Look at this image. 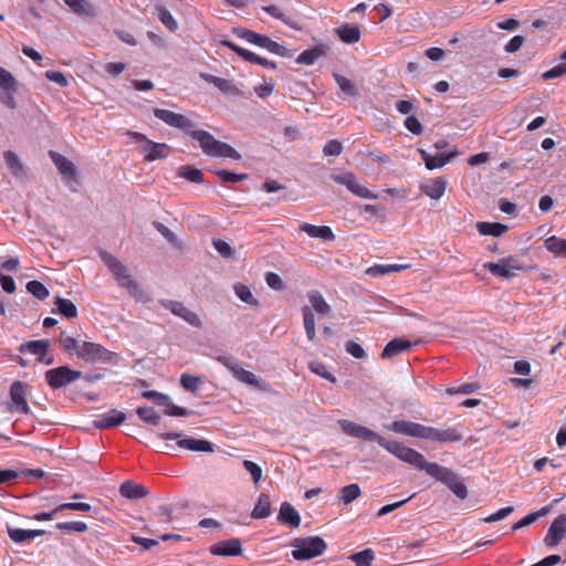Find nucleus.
Wrapping results in <instances>:
<instances>
[{
  "mask_svg": "<svg viewBox=\"0 0 566 566\" xmlns=\"http://www.w3.org/2000/svg\"><path fill=\"white\" fill-rule=\"evenodd\" d=\"M338 426L345 434L365 441H375L400 461L426 471L427 474L448 486L459 499L463 500L468 496V489L457 473L438 463L428 462L419 451L405 446L402 442L389 441L371 429L346 419L338 420Z\"/></svg>",
  "mask_w": 566,
  "mask_h": 566,
  "instance_id": "nucleus-1",
  "label": "nucleus"
},
{
  "mask_svg": "<svg viewBox=\"0 0 566 566\" xmlns=\"http://www.w3.org/2000/svg\"><path fill=\"white\" fill-rule=\"evenodd\" d=\"M154 116L166 125L182 130L198 142L201 150L210 157L231 158L240 160L241 155L229 144L217 140L209 132L197 129L196 123L188 116L169 109L154 108Z\"/></svg>",
  "mask_w": 566,
  "mask_h": 566,
  "instance_id": "nucleus-2",
  "label": "nucleus"
},
{
  "mask_svg": "<svg viewBox=\"0 0 566 566\" xmlns=\"http://www.w3.org/2000/svg\"><path fill=\"white\" fill-rule=\"evenodd\" d=\"M384 427L398 434L432 442H458L462 439L461 432L455 427L439 429L409 420H395Z\"/></svg>",
  "mask_w": 566,
  "mask_h": 566,
  "instance_id": "nucleus-3",
  "label": "nucleus"
},
{
  "mask_svg": "<svg viewBox=\"0 0 566 566\" xmlns=\"http://www.w3.org/2000/svg\"><path fill=\"white\" fill-rule=\"evenodd\" d=\"M99 258L120 287L125 289L137 301L146 302L148 300L144 290L134 280L129 269L120 260L104 250L99 251Z\"/></svg>",
  "mask_w": 566,
  "mask_h": 566,
  "instance_id": "nucleus-4",
  "label": "nucleus"
},
{
  "mask_svg": "<svg viewBox=\"0 0 566 566\" xmlns=\"http://www.w3.org/2000/svg\"><path fill=\"white\" fill-rule=\"evenodd\" d=\"M217 360L223 365L237 380L260 391L268 392L271 390V386L266 380L259 378L252 371L243 369L240 361H238L234 357L220 355L217 357Z\"/></svg>",
  "mask_w": 566,
  "mask_h": 566,
  "instance_id": "nucleus-5",
  "label": "nucleus"
},
{
  "mask_svg": "<svg viewBox=\"0 0 566 566\" xmlns=\"http://www.w3.org/2000/svg\"><path fill=\"white\" fill-rule=\"evenodd\" d=\"M291 555L296 560H308L324 554L327 548L325 541L319 536L297 537L291 543Z\"/></svg>",
  "mask_w": 566,
  "mask_h": 566,
  "instance_id": "nucleus-6",
  "label": "nucleus"
},
{
  "mask_svg": "<svg viewBox=\"0 0 566 566\" xmlns=\"http://www.w3.org/2000/svg\"><path fill=\"white\" fill-rule=\"evenodd\" d=\"M127 135L136 143H143L140 151L145 161L164 159L170 155V146L165 143L153 142L138 132H127Z\"/></svg>",
  "mask_w": 566,
  "mask_h": 566,
  "instance_id": "nucleus-7",
  "label": "nucleus"
},
{
  "mask_svg": "<svg viewBox=\"0 0 566 566\" xmlns=\"http://www.w3.org/2000/svg\"><path fill=\"white\" fill-rule=\"evenodd\" d=\"M332 179L336 184L345 186L348 191L358 198L370 200H376L378 198L376 193L370 191L365 185L360 184L357 177L350 171L334 174L332 175Z\"/></svg>",
  "mask_w": 566,
  "mask_h": 566,
  "instance_id": "nucleus-8",
  "label": "nucleus"
},
{
  "mask_svg": "<svg viewBox=\"0 0 566 566\" xmlns=\"http://www.w3.org/2000/svg\"><path fill=\"white\" fill-rule=\"evenodd\" d=\"M45 380L52 389H60L82 377L80 370H74L67 366H60L57 368L49 369L45 371Z\"/></svg>",
  "mask_w": 566,
  "mask_h": 566,
  "instance_id": "nucleus-9",
  "label": "nucleus"
},
{
  "mask_svg": "<svg viewBox=\"0 0 566 566\" xmlns=\"http://www.w3.org/2000/svg\"><path fill=\"white\" fill-rule=\"evenodd\" d=\"M77 357L86 363H111L114 354L99 344L83 342L77 350Z\"/></svg>",
  "mask_w": 566,
  "mask_h": 566,
  "instance_id": "nucleus-10",
  "label": "nucleus"
},
{
  "mask_svg": "<svg viewBox=\"0 0 566 566\" xmlns=\"http://www.w3.org/2000/svg\"><path fill=\"white\" fill-rule=\"evenodd\" d=\"M0 102L10 109L17 107L14 94L18 91V81L6 69L0 66Z\"/></svg>",
  "mask_w": 566,
  "mask_h": 566,
  "instance_id": "nucleus-11",
  "label": "nucleus"
},
{
  "mask_svg": "<svg viewBox=\"0 0 566 566\" xmlns=\"http://www.w3.org/2000/svg\"><path fill=\"white\" fill-rule=\"evenodd\" d=\"M181 432H165L160 433L159 438L163 440H176L177 446L189 450V451H197V452H212L213 448L212 444L203 439H193V438H181Z\"/></svg>",
  "mask_w": 566,
  "mask_h": 566,
  "instance_id": "nucleus-12",
  "label": "nucleus"
},
{
  "mask_svg": "<svg viewBox=\"0 0 566 566\" xmlns=\"http://www.w3.org/2000/svg\"><path fill=\"white\" fill-rule=\"evenodd\" d=\"M50 342L46 339L31 340L20 345V353H29L38 356V360L44 365L53 364L54 359L48 355Z\"/></svg>",
  "mask_w": 566,
  "mask_h": 566,
  "instance_id": "nucleus-13",
  "label": "nucleus"
},
{
  "mask_svg": "<svg viewBox=\"0 0 566 566\" xmlns=\"http://www.w3.org/2000/svg\"><path fill=\"white\" fill-rule=\"evenodd\" d=\"M165 308L169 310L174 315L182 318L188 324L193 327H201V319L199 316L188 307L184 305V303L178 301H165L163 302Z\"/></svg>",
  "mask_w": 566,
  "mask_h": 566,
  "instance_id": "nucleus-14",
  "label": "nucleus"
},
{
  "mask_svg": "<svg viewBox=\"0 0 566 566\" xmlns=\"http://www.w3.org/2000/svg\"><path fill=\"white\" fill-rule=\"evenodd\" d=\"M27 385L22 381H14L10 387V398L14 406V410L23 413H30V407L27 401Z\"/></svg>",
  "mask_w": 566,
  "mask_h": 566,
  "instance_id": "nucleus-15",
  "label": "nucleus"
},
{
  "mask_svg": "<svg viewBox=\"0 0 566 566\" xmlns=\"http://www.w3.org/2000/svg\"><path fill=\"white\" fill-rule=\"evenodd\" d=\"M566 533V515H558L551 524L544 543L548 547H555L563 539Z\"/></svg>",
  "mask_w": 566,
  "mask_h": 566,
  "instance_id": "nucleus-16",
  "label": "nucleus"
},
{
  "mask_svg": "<svg viewBox=\"0 0 566 566\" xmlns=\"http://www.w3.org/2000/svg\"><path fill=\"white\" fill-rule=\"evenodd\" d=\"M209 551L216 556H239L242 554V544L239 538H230L213 544Z\"/></svg>",
  "mask_w": 566,
  "mask_h": 566,
  "instance_id": "nucleus-17",
  "label": "nucleus"
},
{
  "mask_svg": "<svg viewBox=\"0 0 566 566\" xmlns=\"http://www.w3.org/2000/svg\"><path fill=\"white\" fill-rule=\"evenodd\" d=\"M49 156L57 168L63 180L70 181L75 178L76 170L71 160L54 150H50Z\"/></svg>",
  "mask_w": 566,
  "mask_h": 566,
  "instance_id": "nucleus-18",
  "label": "nucleus"
},
{
  "mask_svg": "<svg viewBox=\"0 0 566 566\" xmlns=\"http://www.w3.org/2000/svg\"><path fill=\"white\" fill-rule=\"evenodd\" d=\"M126 419V415L117 409L108 410L97 416L94 420V426L97 429H107L119 426Z\"/></svg>",
  "mask_w": 566,
  "mask_h": 566,
  "instance_id": "nucleus-19",
  "label": "nucleus"
},
{
  "mask_svg": "<svg viewBox=\"0 0 566 566\" xmlns=\"http://www.w3.org/2000/svg\"><path fill=\"white\" fill-rule=\"evenodd\" d=\"M277 521L290 527L296 528L301 524V516L291 503L283 502L280 507Z\"/></svg>",
  "mask_w": 566,
  "mask_h": 566,
  "instance_id": "nucleus-20",
  "label": "nucleus"
},
{
  "mask_svg": "<svg viewBox=\"0 0 566 566\" xmlns=\"http://www.w3.org/2000/svg\"><path fill=\"white\" fill-rule=\"evenodd\" d=\"M457 151H451L449 154H436L431 155L426 150H420L421 159L424 161L426 167L429 170H433L437 168H441L447 165L454 156Z\"/></svg>",
  "mask_w": 566,
  "mask_h": 566,
  "instance_id": "nucleus-21",
  "label": "nucleus"
},
{
  "mask_svg": "<svg viewBox=\"0 0 566 566\" xmlns=\"http://www.w3.org/2000/svg\"><path fill=\"white\" fill-rule=\"evenodd\" d=\"M7 532L10 539L17 544H22L24 542L32 541L35 537L45 534V531L43 530H23L11 526L7 527Z\"/></svg>",
  "mask_w": 566,
  "mask_h": 566,
  "instance_id": "nucleus-22",
  "label": "nucleus"
},
{
  "mask_svg": "<svg viewBox=\"0 0 566 566\" xmlns=\"http://www.w3.org/2000/svg\"><path fill=\"white\" fill-rule=\"evenodd\" d=\"M308 302L311 303V308L313 313H317L322 316H328L331 314V305L325 301L324 296L318 291H310L307 293Z\"/></svg>",
  "mask_w": 566,
  "mask_h": 566,
  "instance_id": "nucleus-23",
  "label": "nucleus"
},
{
  "mask_svg": "<svg viewBox=\"0 0 566 566\" xmlns=\"http://www.w3.org/2000/svg\"><path fill=\"white\" fill-rule=\"evenodd\" d=\"M3 159L6 161L7 167L9 168L10 172L15 178L22 179L27 176L24 165L22 164L19 156L14 151L6 150L3 153Z\"/></svg>",
  "mask_w": 566,
  "mask_h": 566,
  "instance_id": "nucleus-24",
  "label": "nucleus"
},
{
  "mask_svg": "<svg viewBox=\"0 0 566 566\" xmlns=\"http://www.w3.org/2000/svg\"><path fill=\"white\" fill-rule=\"evenodd\" d=\"M300 229L311 238H319L324 241H333L335 239L332 229L327 226L302 223Z\"/></svg>",
  "mask_w": 566,
  "mask_h": 566,
  "instance_id": "nucleus-25",
  "label": "nucleus"
},
{
  "mask_svg": "<svg viewBox=\"0 0 566 566\" xmlns=\"http://www.w3.org/2000/svg\"><path fill=\"white\" fill-rule=\"evenodd\" d=\"M119 493L126 499L134 500L145 497L148 494V490L142 484L125 481L119 486Z\"/></svg>",
  "mask_w": 566,
  "mask_h": 566,
  "instance_id": "nucleus-26",
  "label": "nucleus"
},
{
  "mask_svg": "<svg viewBox=\"0 0 566 566\" xmlns=\"http://www.w3.org/2000/svg\"><path fill=\"white\" fill-rule=\"evenodd\" d=\"M411 347V342L402 338H395L385 346L381 353V358H391L400 353L409 350Z\"/></svg>",
  "mask_w": 566,
  "mask_h": 566,
  "instance_id": "nucleus-27",
  "label": "nucleus"
},
{
  "mask_svg": "<svg viewBox=\"0 0 566 566\" xmlns=\"http://www.w3.org/2000/svg\"><path fill=\"white\" fill-rule=\"evenodd\" d=\"M327 51V48L325 45H318L314 46L310 50H306L302 52L297 57L296 62L298 64H305V65H312L314 64L319 57L325 56Z\"/></svg>",
  "mask_w": 566,
  "mask_h": 566,
  "instance_id": "nucleus-28",
  "label": "nucleus"
},
{
  "mask_svg": "<svg viewBox=\"0 0 566 566\" xmlns=\"http://www.w3.org/2000/svg\"><path fill=\"white\" fill-rule=\"evenodd\" d=\"M408 268V264H375L368 268L365 273L370 276H382Z\"/></svg>",
  "mask_w": 566,
  "mask_h": 566,
  "instance_id": "nucleus-29",
  "label": "nucleus"
},
{
  "mask_svg": "<svg viewBox=\"0 0 566 566\" xmlns=\"http://www.w3.org/2000/svg\"><path fill=\"white\" fill-rule=\"evenodd\" d=\"M301 312H302V316H303V324H304V329H305L307 339L313 342L316 337L315 315L313 313V310L310 306L304 305L301 308Z\"/></svg>",
  "mask_w": 566,
  "mask_h": 566,
  "instance_id": "nucleus-30",
  "label": "nucleus"
},
{
  "mask_svg": "<svg viewBox=\"0 0 566 566\" xmlns=\"http://www.w3.org/2000/svg\"><path fill=\"white\" fill-rule=\"evenodd\" d=\"M447 182L443 178H436L422 187V191L431 199H440L446 191Z\"/></svg>",
  "mask_w": 566,
  "mask_h": 566,
  "instance_id": "nucleus-31",
  "label": "nucleus"
},
{
  "mask_svg": "<svg viewBox=\"0 0 566 566\" xmlns=\"http://www.w3.org/2000/svg\"><path fill=\"white\" fill-rule=\"evenodd\" d=\"M476 229L482 235L500 237L507 231V226L499 222H478Z\"/></svg>",
  "mask_w": 566,
  "mask_h": 566,
  "instance_id": "nucleus-32",
  "label": "nucleus"
},
{
  "mask_svg": "<svg viewBox=\"0 0 566 566\" xmlns=\"http://www.w3.org/2000/svg\"><path fill=\"white\" fill-rule=\"evenodd\" d=\"M54 304L57 313L66 318H75L77 316V308L71 300L56 296Z\"/></svg>",
  "mask_w": 566,
  "mask_h": 566,
  "instance_id": "nucleus-33",
  "label": "nucleus"
},
{
  "mask_svg": "<svg viewBox=\"0 0 566 566\" xmlns=\"http://www.w3.org/2000/svg\"><path fill=\"white\" fill-rule=\"evenodd\" d=\"M271 514V501L265 493L260 494L259 500L252 510L251 516L253 518H265Z\"/></svg>",
  "mask_w": 566,
  "mask_h": 566,
  "instance_id": "nucleus-34",
  "label": "nucleus"
},
{
  "mask_svg": "<svg viewBox=\"0 0 566 566\" xmlns=\"http://www.w3.org/2000/svg\"><path fill=\"white\" fill-rule=\"evenodd\" d=\"M252 44L265 48L270 52L279 54V55H285L286 49L282 46L281 44L274 42L271 40V38H247Z\"/></svg>",
  "mask_w": 566,
  "mask_h": 566,
  "instance_id": "nucleus-35",
  "label": "nucleus"
},
{
  "mask_svg": "<svg viewBox=\"0 0 566 566\" xmlns=\"http://www.w3.org/2000/svg\"><path fill=\"white\" fill-rule=\"evenodd\" d=\"M233 290H234L235 295L245 304H248L252 307L259 306V301L253 296V294L248 285H245L243 283H237L233 286Z\"/></svg>",
  "mask_w": 566,
  "mask_h": 566,
  "instance_id": "nucleus-36",
  "label": "nucleus"
},
{
  "mask_svg": "<svg viewBox=\"0 0 566 566\" xmlns=\"http://www.w3.org/2000/svg\"><path fill=\"white\" fill-rule=\"evenodd\" d=\"M178 176L195 184H201L203 181L202 171L188 165L178 168Z\"/></svg>",
  "mask_w": 566,
  "mask_h": 566,
  "instance_id": "nucleus-37",
  "label": "nucleus"
},
{
  "mask_svg": "<svg viewBox=\"0 0 566 566\" xmlns=\"http://www.w3.org/2000/svg\"><path fill=\"white\" fill-rule=\"evenodd\" d=\"M545 247L557 256H566V239L552 235L545 240Z\"/></svg>",
  "mask_w": 566,
  "mask_h": 566,
  "instance_id": "nucleus-38",
  "label": "nucleus"
},
{
  "mask_svg": "<svg viewBox=\"0 0 566 566\" xmlns=\"http://www.w3.org/2000/svg\"><path fill=\"white\" fill-rule=\"evenodd\" d=\"M484 268L488 269L492 275L503 280H510L515 276V274L511 270H509L504 265V263H502V261H499L496 263H485Z\"/></svg>",
  "mask_w": 566,
  "mask_h": 566,
  "instance_id": "nucleus-39",
  "label": "nucleus"
},
{
  "mask_svg": "<svg viewBox=\"0 0 566 566\" xmlns=\"http://www.w3.org/2000/svg\"><path fill=\"white\" fill-rule=\"evenodd\" d=\"M566 74V51L559 56V62L548 71L544 72L542 77L547 80H553L556 77H560Z\"/></svg>",
  "mask_w": 566,
  "mask_h": 566,
  "instance_id": "nucleus-40",
  "label": "nucleus"
},
{
  "mask_svg": "<svg viewBox=\"0 0 566 566\" xmlns=\"http://www.w3.org/2000/svg\"><path fill=\"white\" fill-rule=\"evenodd\" d=\"M157 18L167 27L170 32H175L178 29V23L171 13L163 6L156 7Z\"/></svg>",
  "mask_w": 566,
  "mask_h": 566,
  "instance_id": "nucleus-41",
  "label": "nucleus"
},
{
  "mask_svg": "<svg viewBox=\"0 0 566 566\" xmlns=\"http://www.w3.org/2000/svg\"><path fill=\"white\" fill-rule=\"evenodd\" d=\"M374 558L375 554L371 548H366L349 556V559L353 560L356 566H371Z\"/></svg>",
  "mask_w": 566,
  "mask_h": 566,
  "instance_id": "nucleus-42",
  "label": "nucleus"
},
{
  "mask_svg": "<svg viewBox=\"0 0 566 566\" xmlns=\"http://www.w3.org/2000/svg\"><path fill=\"white\" fill-rule=\"evenodd\" d=\"M360 493H361V491H360L359 485L356 483H353V484L344 486L340 490L339 499L343 501L344 504L347 505V504L352 503L353 501H355L357 497H359Z\"/></svg>",
  "mask_w": 566,
  "mask_h": 566,
  "instance_id": "nucleus-43",
  "label": "nucleus"
},
{
  "mask_svg": "<svg viewBox=\"0 0 566 566\" xmlns=\"http://www.w3.org/2000/svg\"><path fill=\"white\" fill-rule=\"evenodd\" d=\"M308 369L314 373L315 375L331 381V382H336V378L333 376L332 373H329L327 370V367L325 364H323L322 361H317V360H314V361H310L308 363Z\"/></svg>",
  "mask_w": 566,
  "mask_h": 566,
  "instance_id": "nucleus-44",
  "label": "nucleus"
},
{
  "mask_svg": "<svg viewBox=\"0 0 566 566\" xmlns=\"http://www.w3.org/2000/svg\"><path fill=\"white\" fill-rule=\"evenodd\" d=\"M222 43L229 48H231L233 51H235L239 55H241L244 60L249 61V62H253V63H256V64H262V57L256 55L255 53L249 51V50H245V49H242V48H239L235 44H233L232 42L228 41V40H223Z\"/></svg>",
  "mask_w": 566,
  "mask_h": 566,
  "instance_id": "nucleus-45",
  "label": "nucleus"
},
{
  "mask_svg": "<svg viewBox=\"0 0 566 566\" xmlns=\"http://www.w3.org/2000/svg\"><path fill=\"white\" fill-rule=\"evenodd\" d=\"M27 291L41 301L45 300L50 294L44 284L36 280L27 283Z\"/></svg>",
  "mask_w": 566,
  "mask_h": 566,
  "instance_id": "nucleus-46",
  "label": "nucleus"
},
{
  "mask_svg": "<svg viewBox=\"0 0 566 566\" xmlns=\"http://www.w3.org/2000/svg\"><path fill=\"white\" fill-rule=\"evenodd\" d=\"M136 412L146 423L157 426L160 422V416L151 407H139Z\"/></svg>",
  "mask_w": 566,
  "mask_h": 566,
  "instance_id": "nucleus-47",
  "label": "nucleus"
},
{
  "mask_svg": "<svg viewBox=\"0 0 566 566\" xmlns=\"http://www.w3.org/2000/svg\"><path fill=\"white\" fill-rule=\"evenodd\" d=\"M180 384L184 389L195 392L202 385V379L200 377L192 376L189 374H182L180 377Z\"/></svg>",
  "mask_w": 566,
  "mask_h": 566,
  "instance_id": "nucleus-48",
  "label": "nucleus"
},
{
  "mask_svg": "<svg viewBox=\"0 0 566 566\" xmlns=\"http://www.w3.org/2000/svg\"><path fill=\"white\" fill-rule=\"evenodd\" d=\"M60 345L65 353H67L70 355L75 354L76 356H77V350L81 347V344L78 340H76L72 336H65L64 333H62V335L60 337Z\"/></svg>",
  "mask_w": 566,
  "mask_h": 566,
  "instance_id": "nucleus-49",
  "label": "nucleus"
},
{
  "mask_svg": "<svg viewBox=\"0 0 566 566\" xmlns=\"http://www.w3.org/2000/svg\"><path fill=\"white\" fill-rule=\"evenodd\" d=\"M56 528L63 532H77L84 533L87 531V525L84 522H60L56 524Z\"/></svg>",
  "mask_w": 566,
  "mask_h": 566,
  "instance_id": "nucleus-50",
  "label": "nucleus"
},
{
  "mask_svg": "<svg viewBox=\"0 0 566 566\" xmlns=\"http://www.w3.org/2000/svg\"><path fill=\"white\" fill-rule=\"evenodd\" d=\"M219 83L217 84V88L226 94V95H230V96H237V95H240V90L238 88V86L233 83V81L231 80H227V78H220V81H218Z\"/></svg>",
  "mask_w": 566,
  "mask_h": 566,
  "instance_id": "nucleus-51",
  "label": "nucleus"
},
{
  "mask_svg": "<svg viewBox=\"0 0 566 566\" xmlns=\"http://www.w3.org/2000/svg\"><path fill=\"white\" fill-rule=\"evenodd\" d=\"M334 78L342 92H344L346 95L354 96L356 94V87L349 78L339 74H334Z\"/></svg>",
  "mask_w": 566,
  "mask_h": 566,
  "instance_id": "nucleus-52",
  "label": "nucleus"
},
{
  "mask_svg": "<svg viewBox=\"0 0 566 566\" xmlns=\"http://www.w3.org/2000/svg\"><path fill=\"white\" fill-rule=\"evenodd\" d=\"M214 174L221 181L231 184L240 182L248 177L245 174H235L228 170H217Z\"/></svg>",
  "mask_w": 566,
  "mask_h": 566,
  "instance_id": "nucleus-53",
  "label": "nucleus"
},
{
  "mask_svg": "<svg viewBox=\"0 0 566 566\" xmlns=\"http://www.w3.org/2000/svg\"><path fill=\"white\" fill-rule=\"evenodd\" d=\"M480 388V386L475 382H469V384H464L462 386H459V387H450L446 390V392L450 396H453V395H470V394H473L474 391H476L478 389Z\"/></svg>",
  "mask_w": 566,
  "mask_h": 566,
  "instance_id": "nucleus-54",
  "label": "nucleus"
},
{
  "mask_svg": "<svg viewBox=\"0 0 566 566\" xmlns=\"http://www.w3.org/2000/svg\"><path fill=\"white\" fill-rule=\"evenodd\" d=\"M345 350L347 354H349L354 358H357V359L367 358V354H366L365 349L361 347V345H359L358 343H356L354 340H348L345 344Z\"/></svg>",
  "mask_w": 566,
  "mask_h": 566,
  "instance_id": "nucleus-55",
  "label": "nucleus"
},
{
  "mask_svg": "<svg viewBox=\"0 0 566 566\" xmlns=\"http://www.w3.org/2000/svg\"><path fill=\"white\" fill-rule=\"evenodd\" d=\"M57 510L59 512L64 510L90 512L92 510V506L91 504L84 502H66L57 505Z\"/></svg>",
  "mask_w": 566,
  "mask_h": 566,
  "instance_id": "nucleus-56",
  "label": "nucleus"
},
{
  "mask_svg": "<svg viewBox=\"0 0 566 566\" xmlns=\"http://www.w3.org/2000/svg\"><path fill=\"white\" fill-rule=\"evenodd\" d=\"M153 226L168 242L177 244V235L168 227L159 221H154Z\"/></svg>",
  "mask_w": 566,
  "mask_h": 566,
  "instance_id": "nucleus-57",
  "label": "nucleus"
},
{
  "mask_svg": "<svg viewBox=\"0 0 566 566\" xmlns=\"http://www.w3.org/2000/svg\"><path fill=\"white\" fill-rule=\"evenodd\" d=\"M500 261H502V263H504V265L509 270H511L515 275L518 272L525 270V266L522 264V262L516 256H513V255L505 256V258L501 259Z\"/></svg>",
  "mask_w": 566,
  "mask_h": 566,
  "instance_id": "nucleus-58",
  "label": "nucleus"
},
{
  "mask_svg": "<svg viewBox=\"0 0 566 566\" xmlns=\"http://www.w3.org/2000/svg\"><path fill=\"white\" fill-rule=\"evenodd\" d=\"M244 469L251 474L253 482L256 484L262 479V469L259 464L250 461H243Z\"/></svg>",
  "mask_w": 566,
  "mask_h": 566,
  "instance_id": "nucleus-59",
  "label": "nucleus"
},
{
  "mask_svg": "<svg viewBox=\"0 0 566 566\" xmlns=\"http://www.w3.org/2000/svg\"><path fill=\"white\" fill-rule=\"evenodd\" d=\"M513 506H505L496 511L495 513L483 518L485 523H494L507 517L513 512Z\"/></svg>",
  "mask_w": 566,
  "mask_h": 566,
  "instance_id": "nucleus-60",
  "label": "nucleus"
},
{
  "mask_svg": "<svg viewBox=\"0 0 566 566\" xmlns=\"http://www.w3.org/2000/svg\"><path fill=\"white\" fill-rule=\"evenodd\" d=\"M343 151V146L338 140H329L323 148L324 156H339Z\"/></svg>",
  "mask_w": 566,
  "mask_h": 566,
  "instance_id": "nucleus-61",
  "label": "nucleus"
},
{
  "mask_svg": "<svg viewBox=\"0 0 566 566\" xmlns=\"http://www.w3.org/2000/svg\"><path fill=\"white\" fill-rule=\"evenodd\" d=\"M265 282L269 287H271L275 291H281L284 287L282 279L280 277L279 274H276L274 272L265 273Z\"/></svg>",
  "mask_w": 566,
  "mask_h": 566,
  "instance_id": "nucleus-62",
  "label": "nucleus"
},
{
  "mask_svg": "<svg viewBox=\"0 0 566 566\" xmlns=\"http://www.w3.org/2000/svg\"><path fill=\"white\" fill-rule=\"evenodd\" d=\"M45 77L49 81L54 82V83L59 84L62 87H65V86L69 85V81H67L66 76L62 72H59V71H46L45 72Z\"/></svg>",
  "mask_w": 566,
  "mask_h": 566,
  "instance_id": "nucleus-63",
  "label": "nucleus"
},
{
  "mask_svg": "<svg viewBox=\"0 0 566 566\" xmlns=\"http://www.w3.org/2000/svg\"><path fill=\"white\" fill-rule=\"evenodd\" d=\"M405 127L412 134L419 135L422 133V125L415 116H409L405 119Z\"/></svg>",
  "mask_w": 566,
  "mask_h": 566,
  "instance_id": "nucleus-64",
  "label": "nucleus"
}]
</instances>
